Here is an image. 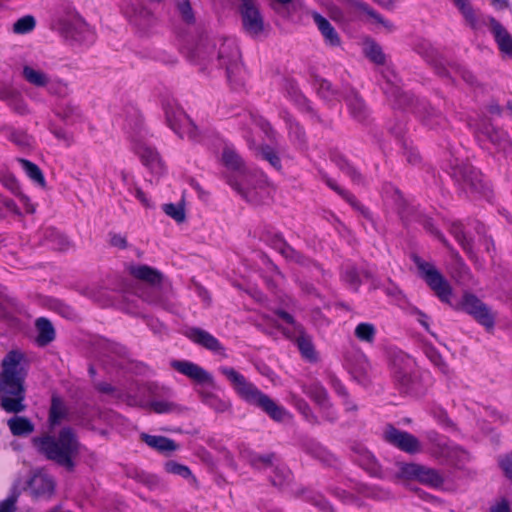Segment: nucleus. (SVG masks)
I'll use <instances>...</instances> for the list:
<instances>
[{"label": "nucleus", "mask_w": 512, "mask_h": 512, "mask_svg": "<svg viewBox=\"0 0 512 512\" xmlns=\"http://www.w3.org/2000/svg\"><path fill=\"white\" fill-rule=\"evenodd\" d=\"M221 160L227 169L237 172V175L229 176L227 182L246 201L259 204L268 197L269 187L265 176L262 173L248 172L234 146L224 145Z\"/></svg>", "instance_id": "f257e3e1"}, {"label": "nucleus", "mask_w": 512, "mask_h": 512, "mask_svg": "<svg viewBox=\"0 0 512 512\" xmlns=\"http://www.w3.org/2000/svg\"><path fill=\"white\" fill-rule=\"evenodd\" d=\"M24 355L19 351H10L2 361L0 373L1 407L8 413L25 410L24 380L26 371L22 364Z\"/></svg>", "instance_id": "f03ea898"}, {"label": "nucleus", "mask_w": 512, "mask_h": 512, "mask_svg": "<svg viewBox=\"0 0 512 512\" xmlns=\"http://www.w3.org/2000/svg\"><path fill=\"white\" fill-rule=\"evenodd\" d=\"M33 441L47 459L64 467L67 471L72 472L75 469L82 445L71 427H63L57 433L46 434Z\"/></svg>", "instance_id": "7ed1b4c3"}, {"label": "nucleus", "mask_w": 512, "mask_h": 512, "mask_svg": "<svg viewBox=\"0 0 512 512\" xmlns=\"http://www.w3.org/2000/svg\"><path fill=\"white\" fill-rule=\"evenodd\" d=\"M219 371L230 381L238 395L248 404L260 408L271 419L278 422H282L289 417V413L284 407L278 405L268 395L261 392L234 368L223 366L219 368Z\"/></svg>", "instance_id": "20e7f679"}, {"label": "nucleus", "mask_w": 512, "mask_h": 512, "mask_svg": "<svg viewBox=\"0 0 512 512\" xmlns=\"http://www.w3.org/2000/svg\"><path fill=\"white\" fill-rule=\"evenodd\" d=\"M216 61L220 68L226 72L227 80L239 86L242 82L244 67L241 61V53L236 41L232 38L221 40L216 52Z\"/></svg>", "instance_id": "39448f33"}, {"label": "nucleus", "mask_w": 512, "mask_h": 512, "mask_svg": "<svg viewBox=\"0 0 512 512\" xmlns=\"http://www.w3.org/2000/svg\"><path fill=\"white\" fill-rule=\"evenodd\" d=\"M414 263L419 270L420 276L438 298L442 302L449 303L452 296V288L443 275L432 263L426 262L419 257H414Z\"/></svg>", "instance_id": "423d86ee"}, {"label": "nucleus", "mask_w": 512, "mask_h": 512, "mask_svg": "<svg viewBox=\"0 0 512 512\" xmlns=\"http://www.w3.org/2000/svg\"><path fill=\"white\" fill-rule=\"evenodd\" d=\"M392 376L404 392L414 391L415 361L408 355L396 353L391 361Z\"/></svg>", "instance_id": "0eeeda50"}, {"label": "nucleus", "mask_w": 512, "mask_h": 512, "mask_svg": "<svg viewBox=\"0 0 512 512\" xmlns=\"http://www.w3.org/2000/svg\"><path fill=\"white\" fill-rule=\"evenodd\" d=\"M238 11L242 27L248 35L258 37L263 33L265 28L264 17L256 0H238Z\"/></svg>", "instance_id": "6e6552de"}, {"label": "nucleus", "mask_w": 512, "mask_h": 512, "mask_svg": "<svg viewBox=\"0 0 512 512\" xmlns=\"http://www.w3.org/2000/svg\"><path fill=\"white\" fill-rule=\"evenodd\" d=\"M166 120L181 138L187 137L192 141L199 140V131L192 120L181 108H166Z\"/></svg>", "instance_id": "1a4fd4ad"}, {"label": "nucleus", "mask_w": 512, "mask_h": 512, "mask_svg": "<svg viewBox=\"0 0 512 512\" xmlns=\"http://www.w3.org/2000/svg\"><path fill=\"white\" fill-rule=\"evenodd\" d=\"M462 308L465 312L474 317L487 329L494 327L495 316L491 310L480 299L473 294H465L462 299Z\"/></svg>", "instance_id": "9d476101"}, {"label": "nucleus", "mask_w": 512, "mask_h": 512, "mask_svg": "<svg viewBox=\"0 0 512 512\" xmlns=\"http://www.w3.org/2000/svg\"><path fill=\"white\" fill-rule=\"evenodd\" d=\"M124 13L130 24L140 32H147L157 21L154 13L140 2L129 4Z\"/></svg>", "instance_id": "9b49d317"}, {"label": "nucleus", "mask_w": 512, "mask_h": 512, "mask_svg": "<svg viewBox=\"0 0 512 512\" xmlns=\"http://www.w3.org/2000/svg\"><path fill=\"white\" fill-rule=\"evenodd\" d=\"M383 437L388 443L406 453L415 454L421 451V444L414 435L393 426L385 428Z\"/></svg>", "instance_id": "f8f14e48"}, {"label": "nucleus", "mask_w": 512, "mask_h": 512, "mask_svg": "<svg viewBox=\"0 0 512 512\" xmlns=\"http://www.w3.org/2000/svg\"><path fill=\"white\" fill-rule=\"evenodd\" d=\"M454 176L457 181L461 182L465 190L471 193L485 194L487 189L483 182L481 173L474 167L464 164L454 169Z\"/></svg>", "instance_id": "ddd939ff"}, {"label": "nucleus", "mask_w": 512, "mask_h": 512, "mask_svg": "<svg viewBox=\"0 0 512 512\" xmlns=\"http://www.w3.org/2000/svg\"><path fill=\"white\" fill-rule=\"evenodd\" d=\"M171 366L185 375L189 379L195 381L198 384H214L213 376L201 366L187 360H174L171 362Z\"/></svg>", "instance_id": "4468645a"}, {"label": "nucleus", "mask_w": 512, "mask_h": 512, "mask_svg": "<svg viewBox=\"0 0 512 512\" xmlns=\"http://www.w3.org/2000/svg\"><path fill=\"white\" fill-rule=\"evenodd\" d=\"M185 336L195 344H198L214 353L225 355V349L218 339L203 329L197 327L187 328Z\"/></svg>", "instance_id": "2eb2a0df"}, {"label": "nucleus", "mask_w": 512, "mask_h": 512, "mask_svg": "<svg viewBox=\"0 0 512 512\" xmlns=\"http://www.w3.org/2000/svg\"><path fill=\"white\" fill-rule=\"evenodd\" d=\"M486 24L493 34L499 50L506 56L512 58V35L494 17H487Z\"/></svg>", "instance_id": "dca6fc26"}, {"label": "nucleus", "mask_w": 512, "mask_h": 512, "mask_svg": "<svg viewBox=\"0 0 512 512\" xmlns=\"http://www.w3.org/2000/svg\"><path fill=\"white\" fill-rule=\"evenodd\" d=\"M135 152L140 157L142 163L148 167L152 173L160 175L164 172V164L161 157L152 146L140 142L135 146Z\"/></svg>", "instance_id": "f3484780"}, {"label": "nucleus", "mask_w": 512, "mask_h": 512, "mask_svg": "<svg viewBox=\"0 0 512 512\" xmlns=\"http://www.w3.org/2000/svg\"><path fill=\"white\" fill-rule=\"evenodd\" d=\"M55 489V481L44 471H37L29 481V490L36 497H50Z\"/></svg>", "instance_id": "a211bd4d"}, {"label": "nucleus", "mask_w": 512, "mask_h": 512, "mask_svg": "<svg viewBox=\"0 0 512 512\" xmlns=\"http://www.w3.org/2000/svg\"><path fill=\"white\" fill-rule=\"evenodd\" d=\"M22 76L26 82L37 88H45L51 85V76L36 65H24Z\"/></svg>", "instance_id": "6ab92c4d"}, {"label": "nucleus", "mask_w": 512, "mask_h": 512, "mask_svg": "<svg viewBox=\"0 0 512 512\" xmlns=\"http://www.w3.org/2000/svg\"><path fill=\"white\" fill-rule=\"evenodd\" d=\"M313 20L324 37V41L327 45L332 47L340 46L341 39L335 28L326 18L319 13H313Z\"/></svg>", "instance_id": "aec40b11"}, {"label": "nucleus", "mask_w": 512, "mask_h": 512, "mask_svg": "<svg viewBox=\"0 0 512 512\" xmlns=\"http://www.w3.org/2000/svg\"><path fill=\"white\" fill-rule=\"evenodd\" d=\"M345 99L350 115L358 122L365 121L369 115V111L358 93L352 90L347 94Z\"/></svg>", "instance_id": "412c9836"}, {"label": "nucleus", "mask_w": 512, "mask_h": 512, "mask_svg": "<svg viewBox=\"0 0 512 512\" xmlns=\"http://www.w3.org/2000/svg\"><path fill=\"white\" fill-rule=\"evenodd\" d=\"M141 440L146 443L150 448L160 453H170L178 449V444L174 440L160 435H149L142 433Z\"/></svg>", "instance_id": "4be33fe9"}, {"label": "nucleus", "mask_w": 512, "mask_h": 512, "mask_svg": "<svg viewBox=\"0 0 512 512\" xmlns=\"http://www.w3.org/2000/svg\"><path fill=\"white\" fill-rule=\"evenodd\" d=\"M351 6L358 12L367 16L368 20L375 25L383 27L387 31L393 29V24L384 19L379 13L371 8L367 3L360 0H352Z\"/></svg>", "instance_id": "5701e85b"}, {"label": "nucleus", "mask_w": 512, "mask_h": 512, "mask_svg": "<svg viewBox=\"0 0 512 512\" xmlns=\"http://www.w3.org/2000/svg\"><path fill=\"white\" fill-rule=\"evenodd\" d=\"M45 243L54 250L67 251L72 247L71 241L55 228H46L44 231Z\"/></svg>", "instance_id": "b1692460"}, {"label": "nucleus", "mask_w": 512, "mask_h": 512, "mask_svg": "<svg viewBox=\"0 0 512 512\" xmlns=\"http://www.w3.org/2000/svg\"><path fill=\"white\" fill-rule=\"evenodd\" d=\"M130 273L137 279L145 281L152 286H157L162 281V274L147 265H135L130 267Z\"/></svg>", "instance_id": "393cba45"}, {"label": "nucleus", "mask_w": 512, "mask_h": 512, "mask_svg": "<svg viewBox=\"0 0 512 512\" xmlns=\"http://www.w3.org/2000/svg\"><path fill=\"white\" fill-rule=\"evenodd\" d=\"M68 407L64 401L58 397L53 396L51 400V406L49 409L48 422L51 427L59 425L62 421L68 419Z\"/></svg>", "instance_id": "a878e982"}, {"label": "nucleus", "mask_w": 512, "mask_h": 512, "mask_svg": "<svg viewBox=\"0 0 512 512\" xmlns=\"http://www.w3.org/2000/svg\"><path fill=\"white\" fill-rule=\"evenodd\" d=\"M3 184L18 198L19 202L23 205L26 213L33 214L36 210L35 205L31 202L30 198L20 190L17 180L12 176L3 178Z\"/></svg>", "instance_id": "bb28decb"}, {"label": "nucleus", "mask_w": 512, "mask_h": 512, "mask_svg": "<svg viewBox=\"0 0 512 512\" xmlns=\"http://www.w3.org/2000/svg\"><path fill=\"white\" fill-rule=\"evenodd\" d=\"M479 132L485 136L488 140H490L494 145L500 147L503 150H506L509 145V141L507 139L506 134L495 128L490 123H483L479 128Z\"/></svg>", "instance_id": "cd10ccee"}, {"label": "nucleus", "mask_w": 512, "mask_h": 512, "mask_svg": "<svg viewBox=\"0 0 512 512\" xmlns=\"http://www.w3.org/2000/svg\"><path fill=\"white\" fill-rule=\"evenodd\" d=\"M415 480L431 487H439L443 484L444 477L437 470L419 464Z\"/></svg>", "instance_id": "c85d7f7f"}, {"label": "nucleus", "mask_w": 512, "mask_h": 512, "mask_svg": "<svg viewBox=\"0 0 512 512\" xmlns=\"http://www.w3.org/2000/svg\"><path fill=\"white\" fill-rule=\"evenodd\" d=\"M7 425L14 436H27L34 431L33 423L26 417L14 416L7 421Z\"/></svg>", "instance_id": "c756f323"}, {"label": "nucleus", "mask_w": 512, "mask_h": 512, "mask_svg": "<svg viewBox=\"0 0 512 512\" xmlns=\"http://www.w3.org/2000/svg\"><path fill=\"white\" fill-rule=\"evenodd\" d=\"M371 371V365L365 356H362L359 362L351 366L352 376L362 385H367L370 383Z\"/></svg>", "instance_id": "7c9ffc66"}, {"label": "nucleus", "mask_w": 512, "mask_h": 512, "mask_svg": "<svg viewBox=\"0 0 512 512\" xmlns=\"http://www.w3.org/2000/svg\"><path fill=\"white\" fill-rule=\"evenodd\" d=\"M199 394L202 402L212 408L215 412L223 413L231 408V403L227 399L220 398L217 395L204 390H201Z\"/></svg>", "instance_id": "2f4dec72"}, {"label": "nucleus", "mask_w": 512, "mask_h": 512, "mask_svg": "<svg viewBox=\"0 0 512 512\" xmlns=\"http://www.w3.org/2000/svg\"><path fill=\"white\" fill-rule=\"evenodd\" d=\"M274 248L287 260L296 262L301 265L307 264V259L297 252L294 248L288 245L283 239H276Z\"/></svg>", "instance_id": "473e14b6"}, {"label": "nucleus", "mask_w": 512, "mask_h": 512, "mask_svg": "<svg viewBox=\"0 0 512 512\" xmlns=\"http://www.w3.org/2000/svg\"><path fill=\"white\" fill-rule=\"evenodd\" d=\"M36 328L38 331L37 343L40 346H45L55 338V330L50 321L45 318H39L36 321Z\"/></svg>", "instance_id": "72a5a7b5"}, {"label": "nucleus", "mask_w": 512, "mask_h": 512, "mask_svg": "<svg viewBox=\"0 0 512 512\" xmlns=\"http://www.w3.org/2000/svg\"><path fill=\"white\" fill-rule=\"evenodd\" d=\"M376 334V326L370 322H361L354 330V335L360 342L370 345L375 342Z\"/></svg>", "instance_id": "f704fd0d"}, {"label": "nucleus", "mask_w": 512, "mask_h": 512, "mask_svg": "<svg viewBox=\"0 0 512 512\" xmlns=\"http://www.w3.org/2000/svg\"><path fill=\"white\" fill-rule=\"evenodd\" d=\"M164 470L173 475L180 476L184 479L189 480L191 483L195 484L197 482L195 476L192 474L190 468L186 465L180 464L176 461L170 460L164 464Z\"/></svg>", "instance_id": "c9c22d12"}, {"label": "nucleus", "mask_w": 512, "mask_h": 512, "mask_svg": "<svg viewBox=\"0 0 512 512\" xmlns=\"http://www.w3.org/2000/svg\"><path fill=\"white\" fill-rule=\"evenodd\" d=\"M368 277V273H360L353 265H347L342 273L343 281L354 291H357L362 277Z\"/></svg>", "instance_id": "e433bc0d"}, {"label": "nucleus", "mask_w": 512, "mask_h": 512, "mask_svg": "<svg viewBox=\"0 0 512 512\" xmlns=\"http://www.w3.org/2000/svg\"><path fill=\"white\" fill-rule=\"evenodd\" d=\"M214 48L215 45H212L207 40H202L197 44V46L193 50L192 57L194 58L195 61L201 64L206 60L212 59V57L215 54Z\"/></svg>", "instance_id": "4c0bfd02"}, {"label": "nucleus", "mask_w": 512, "mask_h": 512, "mask_svg": "<svg viewBox=\"0 0 512 512\" xmlns=\"http://www.w3.org/2000/svg\"><path fill=\"white\" fill-rule=\"evenodd\" d=\"M19 164L21 165L22 169L25 171L27 176L34 181L36 184L40 185L41 187L45 186V178L40 170V168L34 164L31 161H28L26 159H19Z\"/></svg>", "instance_id": "58836bf2"}, {"label": "nucleus", "mask_w": 512, "mask_h": 512, "mask_svg": "<svg viewBox=\"0 0 512 512\" xmlns=\"http://www.w3.org/2000/svg\"><path fill=\"white\" fill-rule=\"evenodd\" d=\"M244 457L257 469H265L273 466L274 454L260 455L254 452H246Z\"/></svg>", "instance_id": "ea45409f"}, {"label": "nucleus", "mask_w": 512, "mask_h": 512, "mask_svg": "<svg viewBox=\"0 0 512 512\" xmlns=\"http://www.w3.org/2000/svg\"><path fill=\"white\" fill-rule=\"evenodd\" d=\"M292 479L291 471L284 465H277L273 467V475H271V482L274 486L283 488Z\"/></svg>", "instance_id": "a19ab883"}, {"label": "nucleus", "mask_w": 512, "mask_h": 512, "mask_svg": "<svg viewBox=\"0 0 512 512\" xmlns=\"http://www.w3.org/2000/svg\"><path fill=\"white\" fill-rule=\"evenodd\" d=\"M364 54L375 64H383L385 62V55L382 48L373 41H367L363 47Z\"/></svg>", "instance_id": "79ce46f5"}, {"label": "nucleus", "mask_w": 512, "mask_h": 512, "mask_svg": "<svg viewBox=\"0 0 512 512\" xmlns=\"http://www.w3.org/2000/svg\"><path fill=\"white\" fill-rule=\"evenodd\" d=\"M470 26L477 25V16L468 0H452Z\"/></svg>", "instance_id": "37998d69"}, {"label": "nucleus", "mask_w": 512, "mask_h": 512, "mask_svg": "<svg viewBox=\"0 0 512 512\" xmlns=\"http://www.w3.org/2000/svg\"><path fill=\"white\" fill-rule=\"evenodd\" d=\"M327 184L339 195H341L354 209L360 211L365 217L369 216L368 211L356 200V198L353 195L341 189L332 180H328Z\"/></svg>", "instance_id": "c03bdc74"}, {"label": "nucleus", "mask_w": 512, "mask_h": 512, "mask_svg": "<svg viewBox=\"0 0 512 512\" xmlns=\"http://www.w3.org/2000/svg\"><path fill=\"white\" fill-rule=\"evenodd\" d=\"M450 231L459 242V244L463 247V249L466 250L469 254H472V245L464 232L463 225L459 222H455L451 225Z\"/></svg>", "instance_id": "a18cd8bd"}, {"label": "nucleus", "mask_w": 512, "mask_h": 512, "mask_svg": "<svg viewBox=\"0 0 512 512\" xmlns=\"http://www.w3.org/2000/svg\"><path fill=\"white\" fill-rule=\"evenodd\" d=\"M163 211L177 223H182L186 219L185 208L182 203L173 204L168 203L163 205Z\"/></svg>", "instance_id": "49530a36"}, {"label": "nucleus", "mask_w": 512, "mask_h": 512, "mask_svg": "<svg viewBox=\"0 0 512 512\" xmlns=\"http://www.w3.org/2000/svg\"><path fill=\"white\" fill-rule=\"evenodd\" d=\"M330 383L335 392L343 398L346 409L350 411L356 410V405L348 399V393L342 382L335 376H330Z\"/></svg>", "instance_id": "de8ad7c7"}, {"label": "nucleus", "mask_w": 512, "mask_h": 512, "mask_svg": "<svg viewBox=\"0 0 512 512\" xmlns=\"http://www.w3.org/2000/svg\"><path fill=\"white\" fill-rule=\"evenodd\" d=\"M396 477L405 480H415L419 464L417 463H398Z\"/></svg>", "instance_id": "09e8293b"}, {"label": "nucleus", "mask_w": 512, "mask_h": 512, "mask_svg": "<svg viewBox=\"0 0 512 512\" xmlns=\"http://www.w3.org/2000/svg\"><path fill=\"white\" fill-rule=\"evenodd\" d=\"M297 346L305 358L309 360L316 359L314 346L310 337L301 334L297 338Z\"/></svg>", "instance_id": "8fccbe9b"}, {"label": "nucleus", "mask_w": 512, "mask_h": 512, "mask_svg": "<svg viewBox=\"0 0 512 512\" xmlns=\"http://www.w3.org/2000/svg\"><path fill=\"white\" fill-rule=\"evenodd\" d=\"M35 19L33 16L27 15L18 19L14 25L13 30L17 34H25L32 31L35 27Z\"/></svg>", "instance_id": "3c124183"}, {"label": "nucleus", "mask_w": 512, "mask_h": 512, "mask_svg": "<svg viewBox=\"0 0 512 512\" xmlns=\"http://www.w3.org/2000/svg\"><path fill=\"white\" fill-rule=\"evenodd\" d=\"M337 165L339 168L346 173L354 182L361 183L362 177L361 174L353 167L347 159L343 157H339L337 159Z\"/></svg>", "instance_id": "603ef678"}, {"label": "nucleus", "mask_w": 512, "mask_h": 512, "mask_svg": "<svg viewBox=\"0 0 512 512\" xmlns=\"http://www.w3.org/2000/svg\"><path fill=\"white\" fill-rule=\"evenodd\" d=\"M176 8L182 19L187 23L194 22V14L189 0H175Z\"/></svg>", "instance_id": "864d4df0"}, {"label": "nucleus", "mask_w": 512, "mask_h": 512, "mask_svg": "<svg viewBox=\"0 0 512 512\" xmlns=\"http://www.w3.org/2000/svg\"><path fill=\"white\" fill-rule=\"evenodd\" d=\"M318 93L322 98L329 101L333 100L337 95L331 82L326 79H321L319 81Z\"/></svg>", "instance_id": "5fc2aeb1"}, {"label": "nucleus", "mask_w": 512, "mask_h": 512, "mask_svg": "<svg viewBox=\"0 0 512 512\" xmlns=\"http://www.w3.org/2000/svg\"><path fill=\"white\" fill-rule=\"evenodd\" d=\"M308 394L321 406L328 404V397L326 390L320 385H314L308 391Z\"/></svg>", "instance_id": "6e6d98bb"}, {"label": "nucleus", "mask_w": 512, "mask_h": 512, "mask_svg": "<svg viewBox=\"0 0 512 512\" xmlns=\"http://www.w3.org/2000/svg\"><path fill=\"white\" fill-rule=\"evenodd\" d=\"M261 157L268 161L272 167L279 170L281 168V161L278 155L270 147H262L260 150Z\"/></svg>", "instance_id": "4d7b16f0"}, {"label": "nucleus", "mask_w": 512, "mask_h": 512, "mask_svg": "<svg viewBox=\"0 0 512 512\" xmlns=\"http://www.w3.org/2000/svg\"><path fill=\"white\" fill-rule=\"evenodd\" d=\"M427 356L431 360V362L437 366L443 373L447 374L449 372L447 364L442 359V356L435 349H428L426 351Z\"/></svg>", "instance_id": "13d9d810"}, {"label": "nucleus", "mask_w": 512, "mask_h": 512, "mask_svg": "<svg viewBox=\"0 0 512 512\" xmlns=\"http://www.w3.org/2000/svg\"><path fill=\"white\" fill-rule=\"evenodd\" d=\"M50 93L64 95L67 92V84L62 79H53L51 85L45 87Z\"/></svg>", "instance_id": "bf43d9fd"}, {"label": "nucleus", "mask_w": 512, "mask_h": 512, "mask_svg": "<svg viewBox=\"0 0 512 512\" xmlns=\"http://www.w3.org/2000/svg\"><path fill=\"white\" fill-rule=\"evenodd\" d=\"M150 407L156 413H168L174 408V404L166 400H156L150 403Z\"/></svg>", "instance_id": "052dcab7"}, {"label": "nucleus", "mask_w": 512, "mask_h": 512, "mask_svg": "<svg viewBox=\"0 0 512 512\" xmlns=\"http://www.w3.org/2000/svg\"><path fill=\"white\" fill-rule=\"evenodd\" d=\"M10 138L20 147H29L32 144V138L23 132H13Z\"/></svg>", "instance_id": "680f3d73"}, {"label": "nucleus", "mask_w": 512, "mask_h": 512, "mask_svg": "<svg viewBox=\"0 0 512 512\" xmlns=\"http://www.w3.org/2000/svg\"><path fill=\"white\" fill-rule=\"evenodd\" d=\"M424 113L426 114L424 116V121L427 125H432L433 120H436V124H439L440 120L442 119V115L436 111L432 107H423Z\"/></svg>", "instance_id": "e2e57ef3"}, {"label": "nucleus", "mask_w": 512, "mask_h": 512, "mask_svg": "<svg viewBox=\"0 0 512 512\" xmlns=\"http://www.w3.org/2000/svg\"><path fill=\"white\" fill-rule=\"evenodd\" d=\"M17 496L10 495L0 502V512H16Z\"/></svg>", "instance_id": "0e129e2a"}, {"label": "nucleus", "mask_w": 512, "mask_h": 512, "mask_svg": "<svg viewBox=\"0 0 512 512\" xmlns=\"http://www.w3.org/2000/svg\"><path fill=\"white\" fill-rule=\"evenodd\" d=\"M10 106L14 111H16L19 114L23 115L28 113V106L26 102L20 97H14L13 99H11Z\"/></svg>", "instance_id": "69168bd1"}, {"label": "nucleus", "mask_w": 512, "mask_h": 512, "mask_svg": "<svg viewBox=\"0 0 512 512\" xmlns=\"http://www.w3.org/2000/svg\"><path fill=\"white\" fill-rule=\"evenodd\" d=\"M392 95L395 97L399 106L409 105L412 102V96L399 88H396Z\"/></svg>", "instance_id": "338daca9"}, {"label": "nucleus", "mask_w": 512, "mask_h": 512, "mask_svg": "<svg viewBox=\"0 0 512 512\" xmlns=\"http://www.w3.org/2000/svg\"><path fill=\"white\" fill-rule=\"evenodd\" d=\"M499 465L508 478H512V456L506 455L499 460Z\"/></svg>", "instance_id": "774afa93"}]
</instances>
